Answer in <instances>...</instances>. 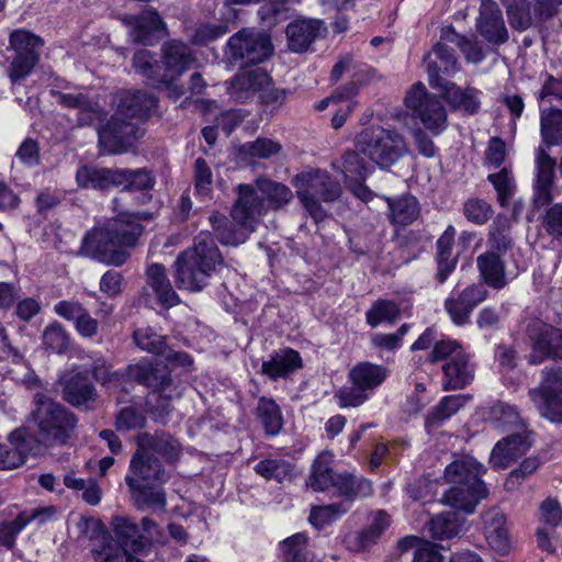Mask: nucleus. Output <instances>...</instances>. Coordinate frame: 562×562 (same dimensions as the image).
Segmentation results:
<instances>
[{
  "instance_id": "f257e3e1",
  "label": "nucleus",
  "mask_w": 562,
  "mask_h": 562,
  "mask_svg": "<svg viewBox=\"0 0 562 562\" xmlns=\"http://www.w3.org/2000/svg\"><path fill=\"white\" fill-rule=\"evenodd\" d=\"M149 217L146 212L120 213L103 227H94L85 235L80 254L102 263L122 266L130 256L126 248L134 247L143 233L139 221Z\"/></svg>"
},
{
  "instance_id": "f03ea898",
  "label": "nucleus",
  "mask_w": 562,
  "mask_h": 562,
  "mask_svg": "<svg viewBox=\"0 0 562 562\" xmlns=\"http://www.w3.org/2000/svg\"><path fill=\"white\" fill-rule=\"evenodd\" d=\"M111 121L98 130L99 144L108 153L126 151L142 136L134 120L148 117L157 105V99L144 91H121Z\"/></svg>"
},
{
  "instance_id": "7ed1b4c3",
  "label": "nucleus",
  "mask_w": 562,
  "mask_h": 562,
  "mask_svg": "<svg viewBox=\"0 0 562 562\" xmlns=\"http://www.w3.org/2000/svg\"><path fill=\"white\" fill-rule=\"evenodd\" d=\"M238 198L232 209V217L236 224L218 212L210 215L209 221L223 245L237 246L244 244L255 231L266 212L263 199L257 195L250 184L237 187Z\"/></svg>"
},
{
  "instance_id": "20e7f679",
  "label": "nucleus",
  "mask_w": 562,
  "mask_h": 562,
  "mask_svg": "<svg viewBox=\"0 0 562 562\" xmlns=\"http://www.w3.org/2000/svg\"><path fill=\"white\" fill-rule=\"evenodd\" d=\"M485 467L471 456H461L445 469V481L450 488L443 494L442 502L450 507L473 513L479 502L487 496L482 481Z\"/></svg>"
},
{
  "instance_id": "39448f33",
  "label": "nucleus",
  "mask_w": 562,
  "mask_h": 562,
  "mask_svg": "<svg viewBox=\"0 0 562 562\" xmlns=\"http://www.w3.org/2000/svg\"><path fill=\"white\" fill-rule=\"evenodd\" d=\"M540 135L542 144L535 156V182L532 201L537 207L549 205L552 200V187L555 177V160L546 147L562 146V110L542 109L540 112Z\"/></svg>"
},
{
  "instance_id": "423d86ee",
  "label": "nucleus",
  "mask_w": 562,
  "mask_h": 562,
  "mask_svg": "<svg viewBox=\"0 0 562 562\" xmlns=\"http://www.w3.org/2000/svg\"><path fill=\"white\" fill-rule=\"evenodd\" d=\"M223 262L218 248L209 232H201L191 248L182 251L175 261V281L179 289L201 291L216 266Z\"/></svg>"
},
{
  "instance_id": "0eeeda50",
  "label": "nucleus",
  "mask_w": 562,
  "mask_h": 562,
  "mask_svg": "<svg viewBox=\"0 0 562 562\" xmlns=\"http://www.w3.org/2000/svg\"><path fill=\"white\" fill-rule=\"evenodd\" d=\"M292 184L297 199L315 222L326 218V211L319 201L333 202L341 193L339 183L322 169H310L295 175Z\"/></svg>"
},
{
  "instance_id": "6e6552de",
  "label": "nucleus",
  "mask_w": 562,
  "mask_h": 562,
  "mask_svg": "<svg viewBox=\"0 0 562 562\" xmlns=\"http://www.w3.org/2000/svg\"><path fill=\"white\" fill-rule=\"evenodd\" d=\"M35 404L36 409L33 415L40 439H34L41 446V441L46 446L66 442L77 425L75 415L44 394L35 395Z\"/></svg>"
},
{
  "instance_id": "1a4fd4ad",
  "label": "nucleus",
  "mask_w": 562,
  "mask_h": 562,
  "mask_svg": "<svg viewBox=\"0 0 562 562\" xmlns=\"http://www.w3.org/2000/svg\"><path fill=\"white\" fill-rule=\"evenodd\" d=\"M357 149L382 168L393 166L408 153L404 137L394 130L381 126L362 131L356 143Z\"/></svg>"
},
{
  "instance_id": "9d476101",
  "label": "nucleus",
  "mask_w": 562,
  "mask_h": 562,
  "mask_svg": "<svg viewBox=\"0 0 562 562\" xmlns=\"http://www.w3.org/2000/svg\"><path fill=\"white\" fill-rule=\"evenodd\" d=\"M126 376L153 389L148 403L151 404L153 401H156L157 408L161 411H167L169 401L181 395L178 385L175 384L165 364L153 363L148 360L139 361L126 368Z\"/></svg>"
},
{
  "instance_id": "9b49d317",
  "label": "nucleus",
  "mask_w": 562,
  "mask_h": 562,
  "mask_svg": "<svg viewBox=\"0 0 562 562\" xmlns=\"http://www.w3.org/2000/svg\"><path fill=\"white\" fill-rule=\"evenodd\" d=\"M405 105L432 135L441 134L448 126V114L438 97L427 91L422 82H416L407 91Z\"/></svg>"
},
{
  "instance_id": "f8f14e48",
  "label": "nucleus",
  "mask_w": 562,
  "mask_h": 562,
  "mask_svg": "<svg viewBox=\"0 0 562 562\" xmlns=\"http://www.w3.org/2000/svg\"><path fill=\"white\" fill-rule=\"evenodd\" d=\"M232 59L244 64H259L273 52L270 36L263 32L244 29L233 35L227 43Z\"/></svg>"
},
{
  "instance_id": "ddd939ff",
  "label": "nucleus",
  "mask_w": 562,
  "mask_h": 562,
  "mask_svg": "<svg viewBox=\"0 0 562 562\" xmlns=\"http://www.w3.org/2000/svg\"><path fill=\"white\" fill-rule=\"evenodd\" d=\"M43 46L40 37L25 30H15L10 35V48L15 53L9 69V77L16 82L29 76L40 59Z\"/></svg>"
},
{
  "instance_id": "4468645a",
  "label": "nucleus",
  "mask_w": 562,
  "mask_h": 562,
  "mask_svg": "<svg viewBox=\"0 0 562 562\" xmlns=\"http://www.w3.org/2000/svg\"><path fill=\"white\" fill-rule=\"evenodd\" d=\"M170 479V473L165 469L158 458L150 454L139 443L133 454L125 483L128 488H138V485H162Z\"/></svg>"
},
{
  "instance_id": "2eb2a0df",
  "label": "nucleus",
  "mask_w": 562,
  "mask_h": 562,
  "mask_svg": "<svg viewBox=\"0 0 562 562\" xmlns=\"http://www.w3.org/2000/svg\"><path fill=\"white\" fill-rule=\"evenodd\" d=\"M428 82L431 88L440 89L442 97L454 110L474 114L480 108L479 90L472 87L461 89L456 83L438 76L436 63H428Z\"/></svg>"
},
{
  "instance_id": "dca6fc26",
  "label": "nucleus",
  "mask_w": 562,
  "mask_h": 562,
  "mask_svg": "<svg viewBox=\"0 0 562 562\" xmlns=\"http://www.w3.org/2000/svg\"><path fill=\"white\" fill-rule=\"evenodd\" d=\"M529 340L531 352L528 360L532 364L542 362L548 358L562 359V330L541 322L529 326Z\"/></svg>"
},
{
  "instance_id": "f3484780",
  "label": "nucleus",
  "mask_w": 562,
  "mask_h": 562,
  "mask_svg": "<svg viewBox=\"0 0 562 562\" xmlns=\"http://www.w3.org/2000/svg\"><path fill=\"white\" fill-rule=\"evenodd\" d=\"M487 290L482 284H471L459 293H452L445 300V311L451 322L457 326H464L470 322L474 308L485 301Z\"/></svg>"
},
{
  "instance_id": "a211bd4d",
  "label": "nucleus",
  "mask_w": 562,
  "mask_h": 562,
  "mask_svg": "<svg viewBox=\"0 0 562 562\" xmlns=\"http://www.w3.org/2000/svg\"><path fill=\"white\" fill-rule=\"evenodd\" d=\"M43 447L23 429H15L9 435V445L0 443V470L21 467L27 454H40Z\"/></svg>"
},
{
  "instance_id": "6ab92c4d",
  "label": "nucleus",
  "mask_w": 562,
  "mask_h": 562,
  "mask_svg": "<svg viewBox=\"0 0 562 562\" xmlns=\"http://www.w3.org/2000/svg\"><path fill=\"white\" fill-rule=\"evenodd\" d=\"M475 26L479 34L491 44L499 45L508 40L503 13L493 0H482Z\"/></svg>"
},
{
  "instance_id": "aec40b11",
  "label": "nucleus",
  "mask_w": 562,
  "mask_h": 562,
  "mask_svg": "<svg viewBox=\"0 0 562 562\" xmlns=\"http://www.w3.org/2000/svg\"><path fill=\"white\" fill-rule=\"evenodd\" d=\"M190 47L179 41L172 40L161 47V67L166 80H176L189 70L194 63Z\"/></svg>"
},
{
  "instance_id": "412c9836",
  "label": "nucleus",
  "mask_w": 562,
  "mask_h": 562,
  "mask_svg": "<svg viewBox=\"0 0 562 562\" xmlns=\"http://www.w3.org/2000/svg\"><path fill=\"white\" fill-rule=\"evenodd\" d=\"M124 24L130 29L128 35L136 44L153 45L155 33L166 29L159 13L154 9H147L139 14L127 15Z\"/></svg>"
},
{
  "instance_id": "4be33fe9",
  "label": "nucleus",
  "mask_w": 562,
  "mask_h": 562,
  "mask_svg": "<svg viewBox=\"0 0 562 562\" xmlns=\"http://www.w3.org/2000/svg\"><path fill=\"white\" fill-rule=\"evenodd\" d=\"M530 446L526 431L508 436L495 445L490 456V463L495 469H506L526 453Z\"/></svg>"
},
{
  "instance_id": "5701e85b",
  "label": "nucleus",
  "mask_w": 562,
  "mask_h": 562,
  "mask_svg": "<svg viewBox=\"0 0 562 562\" xmlns=\"http://www.w3.org/2000/svg\"><path fill=\"white\" fill-rule=\"evenodd\" d=\"M484 533L488 546L501 555H506L512 549L505 515L492 508L482 514Z\"/></svg>"
},
{
  "instance_id": "b1692460",
  "label": "nucleus",
  "mask_w": 562,
  "mask_h": 562,
  "mask_svg": "<svg viewBox=\"0 0 562 562\" xmlns=\"http://www.w3.org/2000/svg\"><path fill=\"white\" fill-rule=\"evenodd\" d=\"M269 75L260 69L244 70L231 81L228 87L229 95L238 102H245L261 89L268 87Z\"/></svg>"
},
{
  "instance_id": "393cba45",
  "label": "nucleus",
  "mask_w": 562,
  "mask_h": 562,
  "mask_svg": "<svg viewBox=\"0 0 562 562\" xmlns=\"http://www.w3.org/2000/svg\"><path fill=\"white\" fill-rule=\"evenodd\" d=\"M325 31L314 19L295 20L286 26L288 45L292 52L303 53Z\"/></svg>"
},
{
  "instance_id": "a878e982",
  "label": "nucleus",
  "mask_w": 562,
  "mask_h": 562,
  "mask_svg": "<svg viewBox=\"0 0 562 562\" xmlns=\"http://www.w3.org/2000/svg\"><path fill=\"white\" fill-rule=\"evenodd\" d=\"M57 102L69 109L78 110V122L80 125H92L104 120L105 113L94 101L89 100L82 93L56 92Z\"/></svg>"
},
{
  "instance_id": "bb28decb",
  "label": "nucleus",
  "mask_w": 562,
  "mask_h": 562,
  "mask_svg": "<svg viewBox=\"0 0 562 562\" xmlns=\"http://www.w3.org/2000/svg\"><path fill=\"white\" fill-rule=\"evenodd\" d=\"M112 530L124 553H139L146 547V538L138 525L127 516H114L111 520Z\"/></svg>"
},
{
  "instance_id": "cd10ccee",
  "label": "nucleus",
  "mask_w": 562,
  "mask_h": 562,
  "mask_svg": "<svg viewBox=\"0 0 562 562\" xmlns=\"http://www.w3.org/2000/svg\"><path fill=\"white\" fill-rule=\"evenodd\" d=\"M137 443L150 454L157 453L170 463L179 460L182 453L180 442L166 432L142 434L137 436Z\"/></svg>"
},
{
  "instance_id": "c85d7f7f",
  "label": "nucleus",
  "mask_w": 562,
  "mask_h": 562,
  "mask_svg": "<svg viewBox=\"0 0 562 562\" xmlns=\"http://www.w3.org/2000/svg\"><path fill=\"white\" fill-rule=\"evenodd\" d=\"M302 359L300 353L291 348L280 349L262 362L261 372L271 380L285 378L301 368Z\"/></svg>"
},
{
  "instance_id": "c756f323",
  "label": "nucleus",
  "mask_w": 562,
  "mask_h": 562,
  "mask_svg": "<svg viewBox=\"0 0 562 562\" xmlns=\"http://www.w3.org/2000/svg\"><path fill=\"white\" fill-rule=\"evenodd\" d=\"M121 175L116 170L82 165L76 171V182L81 189L108 190L116 187Z\"/></svg>"
},
{
  "instance_id": "7c9ffc66",
  "label": "nucleus",
  "mask_w": 562,
  "mask_h": 562,
  "mask_svg": "<svg viewBox=\"0 0 562 562\" xmlns=\"http://www.w3.org/2000/svg\"><path fill=\"white\" fill-rule=\"evenodd\" d=\"M442 387L445 391L463 389L474 378V369L465 353L458 356L442 366Z\"/></svg>"
},
{
  "instance_id": "2f4dec72",
  "label": "nucleus",
  "mask_w": 562,
  "mask_h": 562,
  "mask_svg": "<svg viewBox=\"0 0 562 562\" xmlns=\"http://www.w3.org/2000/svg\"><path fill=\"white\" fill-rule=\"evenodd\" d=\"M146 276L147 284L154 291L158 302L162 306L170 308L179 304L180 299L175 292L162 265L153 263L148 267Z\"/></svg>"
},
{
  "instance_id": "473e14b6",
  "label": "nucleus",
  "mask_w": 562,
  "mask_h": 562,
  "mask_svg": "<svg viewBox=\"0 0 562 562\" xmlns=\"http://www.w3.org/2000/svg\"><path fill=\"white\" fill-rule=\"evenodd\" d=\"M64 398L76 406L93 401L97 396L95 389L83 373H69L63 379Z\"/></svg>"
},
{
  "instance_id": "72a5a7b5",
  "label": "nucleus",
  "mask_w": 562,
  "mask_h": 562,
  "mask_svg": "<svg viewBox=\"0 0 562 562\" xmlns=\"http://www.w3.org/2000/svg\"><path fill=\"white\" fill-rule=\"evenodd\" d=\"M334 461V454L324 451L317 456L313 465L308 480L310 487L315 492H324L333 487L337 491V481L341 474L333 472L330 464Z\"/></svg>"
},
{
  "instance_id": "f704fd0d",
  "label": "nucleus",
  "mask_w": 562,
  "mask_h": 562,
  "mask_svg": "<svg viewBox=\"0 0 562 562\" xmlns=\"http://www.w3.org/2000/svg\"><path fill=\"white\" fill-rule=\"evenodd\" d=\"M464 519L457 513L439 514L428 522V531L436 540H448L465 531Z\"/></svg>"
},
{
  "instance_id": "c9c22d12",
  "label": "nucleus",
  "mask_w": 562,
  "mask_h": 562,
  "mask_svg": "<svg viewBox=\"0 0 562 562\" xmlns=\"http://www.w3.org/2000/svg\"><path fill=\"white\" fill-rule=\"evenodd\" d=\"M387 376V370L371 362H361L349 371V380L355 386L371 391L381 385Z\"/></svg>"
},
{
  "instance_id": "e433bc0d",
  "label": "nucleus",
  "mask_w": 562,
  "mask_h": 562,
  "mask_svg": "<svg viewBox=\"0 0 562 562\" xmlns=\"http://www.w3.org/2000/svg\"><path fill=\"white\" fill-rule=\"evenodd\" d=\"M477 268L484 282L494 288L502 289L507 284L505 265L495 252H486L477 257Z\"/></svg>"
},
{
  "instance_id": "4c0bfd02",
  "label": "nucleus",
  "mask_w": 562,
  "mask_h": 562,
  "mask_svg": "<svg viewBox=\"0 0 562 562\" xmlns=\"http://www.w3.org/2000/svg\"><path fill=\"white\" fill-rule=\"evenodd\" d=\"M456 236V229L449 225L443 234L437 240V279L443 283L448 276L454 270L457 257L452 256V244Z\"/></svg>"
},
{
  "instance_id": "58836bf2",
  "label": "nucleus",
  "mask_w": 562,
  "mask_h": 562,
  "mask_svg": "<svg viewBox=\"0 0 562 562\" xmlns=\"http://www.w3.org/2000/svg\"><path fill=\"white\" fill-rule=\"evenodd\" d=\"M390 220L393 224L406 226L417 220L420 209L413 195H403L398 199H387Z\"/></svg>"
},
{
  "instance_id": "ea45409f",
  "label": "nucleus",
  "mask_w": 562,
  "mask_h": 562,
  "mask_svg": "<svg viewBox=\"0 0 562 562\" xmlns=\"http://www.w3.org/2000/svg\"><path fill=\"white\" fill-rule=\"evenodd\" d=\"M256 414L266 435L276 436L281 431L283 426L282 413L279 405L272 398L260 397Z\"/></svg>"
},
{
  "instance_id": "a19ab883",
  "label": "nucleus",
  "mask_w": 562,
  "mask_h": 562,
  "mask_svg": "<svg viewBox=\"0 0 562 562\" xmlns=\"http://www.w3.org/2000/svg\"><path fill=\"white\" fill-rule=\"evenodd\" d=\"M254 189L257 194L260 192L267 199L269 206L273 210L285 206L293 199L289 187L266 178H258Z\"/></svg>"
},
{
  "instance_id": "79ce46f5",
  "label": "nucleus",
  "mask_w": 562,
  "mask_h": 562,
  "mask_svg": "<svg viewBox=\"0 0 562 562\" xmlns=\"http://www.w3.org/2000/svg\"><path fill=\"white\" fill-rule=\"evenodd\" d=\"M161 485H138V488H130L137 508H150L151 510L165 512L166 493Z\"/></svg>"
},
{
  "instance_id": "37998d69",
  "label": "nucleus",
  "mask_w": 562,
  "mask_h": 562,
  "mask_svg": "<svg viewBox=\"0 0 562 562\" xmlns=\"http://www.w3.org/2000/svg\"><path fill=\"white\" fill-rule=\"evenodd\" d=\"M398 546L404 551L415 548L412 562H445V558L440 553L441 547L430 541L406 537L398 542Z\"/></svg>"
},
{
  "instance_id": "c03bdc74",
  "label": "nucleus",
  "mask_w": 562,
  "mask_h": 562,
  "mask_svg": "<svg viewBox=\"0 0 562 562\" xmlns=\"http://www.w3.org/2000/svg\"><path fill=\"white\" fill-rule=\"evenodd\" d=\"M336 484L337 495L348 499L368 497L373 492L369 480L349 473H342Z\"/></svg>"
},
{
  "instance_id": "a18cd8bd",
  "label": "nucleus",
  "mask_w": 562,
  "mask_h": 562,
  "mask_svg": "<svg viewBox=\"0 0 562 562\" xmlns=\"http://www.w3.org/2000/svg\"><path fill=\"white\" fill-rule=\"evenodd\" d=\"M436 63L438 76L440 72L451 76L459 70L458 61L450 47L443 43H437L431 53L424 58L426 70L428 71V63Z\"/></svg>"
},
{
  "instance_id": "49530a36",
  "label": "nucleus",
  "mask_w": 562,
  "mask_h": 562,
  "mask_svg": "<svg viewBox=\"0 0 562 562\" xmlns=\"http://www.w3.org/2000/svg\"><path fill=\"white\" fill-rule=\"evenodd\" d=\"M562 395L541 394L538 390H530L529 397L535 403L540 415L550 422L562 423Z\"/></svg>"
},
{
  "instance_id": "de8ad7c7",
  "label": "nucleus",
  "mask_w": 562,
  "mask_h": 562,
  "mask_svg": "<svg viewBox=\"0 0 562 562\" xmlns=\"http://www.w3.org/2000/svg\"><path fill=\"white\" fill-rule=\"evenodd\" d=\"M400 317V308L396 303L389 300H379L366 313V321L371 327L381 323H394Z\"/></svg>"
},
{
  "instance_id": "09e8293b",
  "label": "nucleus",
  "mask_w": 562,
  "mask_h": 562,
  "mask_svg": "<svg viewBox=\"0 0 562 562\" xmlns=\"http://www.w3.org/2000/svg\"><path fill=\"white\" fill-rule=\"evenodd\" d=\"M255 471L266 480L283 482L291 477L293 465L282 459H267L258 462L255 465Z\"/></svg>"
},
{
  "instance_id": "8fccbe9b",
  "label": "nucleus",
  "mask_w": 562,
  "mask_h": 562,
  "mask_svg": "<svg viewBox=\"0 0 562 562\" xmlns=\"http://www.w3.org/2000/svg\"><path fill=\"white\" fill-rule=\"evenodd\" d=\"M281 149L280 143L270 138L258 137L256 140L243 144L240 154L244 157L268 159L278 155Z\"/></svg>"
},
{
  "instance_id": "3c124183",
  "label": "nucleus",
  "mask_w": 562,
  "mask_h": 562,
  "mask_svg": "<svg viewBox=\"0 0 562 562\" xmlns=\"http://www.w3.org/2000/svg\"><path fill=\"white\" fill-rule=\"evenodd\" d=\"M389 526L390 517L385 512L379 510L374 515L371 524L358 533V549H366L367 547L375 543Z\"/></svg>"
},
{
  "instance_id": "603ef678",
  "label": "nucleus",
  "mask_w": 562,
  "mask_h": 562,
  "mask_svg": "<svg viewBox=\"0 0 562 562\" xmlns=\"http://www.w3.org/2000/svg\"><path fill=\"white\" fill-rule=\"evenodd\" d=\"M307 536L297 532L285 540L280 546L285 562H307L308 552L306 551Z\"/></svg>"
},
{
  "instance_id": "864d4df0",
  "label": "nucleus",
  "mask_w": 562,
  "mask_h": 562,
  "mask_svg": "<svg viewBox=\"0 0 562 562\" xmlns=\"http://www.w3.org/2000/svg\"><path fill=\"white\" fill-rule=\"evenodd\" d=\"M134 341L142 349L155 355H164L167 350L165 339L151 327L137 328L134 331Z\"/></svg>"
},
{
  "instance_id": "5fc2aeb1",
  "label": "nucleus",
  "mask_w": 562,
  "mask_h": 562,
  "mask_svg": "<svg viewBox=\"0 0 562 562\" xmlns=\"http://www.w3.org/2000/svg\"><path fill=\"white\" fill-rule=\"evenodd\" d=\"M121 175L116 187H123L126 190H146L154 186V178L145 170L117 169Z\"/></svg>"
},
{
  "instance_id": "6e6d98bb",
  "label": "nucleus",
  "mask_w": 562,
  "mask_h": 562,
  "mask_svg": "<svg viewBox=\"0 0 562 562\" xmlns=\"http://www.w3.org/2000/svg\"><path fill=\"white\" fill-rule=\"evenodd\" d=\"M94 560L98 562H123L124 551L117 543L106 533L102 532L100 544L92 549Z\"/></svg>"
},
{
  "instance_id": "4d7b16f0",
  "label": "nucleus",
  "mask_w": 562,
  "mask_h": 562,
  "mask_svg": "<svg viewBox=\"0 0 562 562\" xmlns=\"http://www.w3.org/2000/svg\"><path fill=\"white\" fill-rule=\"evenodd\" d=\"M467 402L463 395H449L445 396L437 405L435 411L428 416L427 425H434L450 418L456 414Z\"/></svg>"
},
{
  "instance_id": "13d9d810",
  "label": "nucleus",
  "mask_w": 562,
  "mask_h": 562,
  "mask_svg": "<svg viewBox=\"0 0 562 562\" xmlns=\"http://www.w3.org/2000/svg\"><path fill=\"white\" fill-rule=\"evenodd\" d=\"M43 344L56 353H64L69 347V335L60 324L52 323L43 331Z\"/></svg>"
},
{
  "instance_id": "bf43d9fd",
  "label": "nucleus",
  "mask_w": 562,
  "mask_h": 562,
  "mask_svg": "<svg viewBox=\"0 0 562 562\" xmlns=\"http://www.w3.org/2000/svg\"><path fill=\"white\" fill-rule=\"evenodd\" d=\"M346 512L347 508H344L338 504L314 506L311 509L308 520L315 528L322 529L325 526L331 524Z\"/></svg>"
},
{
  "instance_id": "052dcab7",
  "label": "nucleus",
  "mask_w": 562,
  "mask_h": 562,
  "mask_svg": "<svg viewBox=\"0 0 562 562\" xmlns=\"http://www.w3.org/2000/svg\"><path fill=\"white\" fill-rule=\"evenodd\" d=\"M493 213L492 206L483 199L471 198L463 204V214L465 218L475 224H485Z\"/></svg>"
},
{
  "instance_id": "680f3d73",
  "label": "nucleus",
  "mask_w": 562,
  "mask_h": 562,
  "mask_svg": "<svg viewBox=\"0 0 562 562\" xmlns=\"http://www.w3.org/2000/svg\"><path fill=\"white\" fill-rule=\"evenodd\" d=\"M193 180L196 194L202 199L209 198L212 191L213 175L203 158H198L194 162Z\"/></svg>"
},
{
  "instance_id": "e2e57ef3",
  "label": "nucleus",
  "mask_w": 562,
  "mask_h": 562,
  "mask_svg": "<svg viewBox=\"0 0 562 562\" xmlns=\"http://www.w3.org/2000/svg\"><path fill=\"white\" fill-rule=\"evenodd\" d=\"M463 348L454 340H440L436 341L432 351L428 356L430 362H438L445 360L446 362L458 356H462Z\"/></svg>"
},
{
  "instance_id": "0e129e2a",
  "label": "nucleus",
  "mask_w": 562,
  "mask_h": 562,
  "mask_svg": "<svg viewBox=\"0 0 562 562\" xmlns=\"http://www.w3.org/2000/svg\"><path fill=\"white\" fill-rule=\"evenodd\" d=\"M492 418L503 427H517L522 424L515 406L497 403L492 407Z\"/></svg>"
},
{
  "instance_id": "69168bd1",
  "label": "nucleus",
  "mask_w": 562,
  "mask_h": 562,
  "mask_svg": "<svg viewBox=\"0 0 562 562\" xmlns=\"http://www.w3.org/2000/svg\"><path fill=\"white\" fill-rule=\"evenodd\" d=\"M488 180L493 183L496 192L498 202L502 206H506L509 196L513 194L514 183L513 179L506 169L501 170L497 173L488 176Z\"/></svg>"
},
{
  "instance_id": "338daca9",
  "label": "nucleus",
  "mask_w": 562,
  "mask_h": 562,
  "mask_svg": "<svg viewBox=\"0 0 562 562\" xmlns=\"http://www.w3.org/2000/svg\"><path fill=\"white\" fill-rule=\"evenodd\" d=\"M542 225L548 235L562 237V203H555L546 211Z\"/></svg>"
},
{
  "instance_id": "774afa93",
  "label": "nucleus",
  "mask_w": 562,
  "mask_h": 562,
  "mask_svg": "<svg viewBox=\"0 0 562 562\" xmlns=\"http://www.w3.org/2000/svg\"><path fill=\"white\" fill-rule=\"evenodd\" d=\"M537 390L548 396L562 395V369L552 368L543 371L542 382Z\"/></svg>"
}]
</instances>
